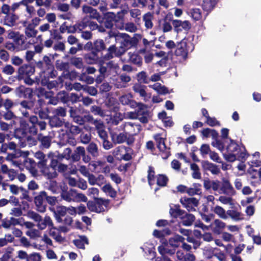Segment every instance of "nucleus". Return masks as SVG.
I'll return each mask as SVG.
<instances>
[{
    "label": "nucleus",
    "instance_id": "obj_1",
    "mask_svg": "<svg viewBox=\"0 0 261 261\" xmlns=\"http://www.w3.org/2000/svg\"><path fill=\"white\" fill-rule=\"evenodd\" d=\"M137 112H127L125 114V117L133 119H138L142 123H147L148 114L146 106L142 103L137 104Z\"/></svg>",
    "mask_w": 261,
    "mask_h": 261
},
{
    "label": "nucleus",
    "instance_id": "obj_2",
    "mask_svg": "<svg viewBox=\"0 0 261 261\" xmlns=\"http://www.w3.org/2000/svg\"><path fill=\"white\" fill-rule=\"evenodd\" d=\"M28 216L30 218L36 223V226L39 230H44L47 226L49 227L53 225V222L48 216H46L44 218H42L39 214L34 212H29Z\"/></svg>",
    "mask_w": 261,
    "mask_h": 261
},
{
    "label": "nucleus",
    "instance_id": "obj_3",
    "mask_svg": "<svg viewBox=\"0 0 261 261\" xmlns=\"http://www.w3.org/2000/svg\"><path fill=\"white\" fill-rule=\"evenodd\" d=\"M114 37L116 41H119L122 45L121 46V49H124L123 47L129 48L133 46L135 43V39L131 38L126 34L118 33L117 34L110 35V37Z\"/></svg>",
    "mask_w": 261,
    "mask_h": 261
},
{
    "label": "nucleus",
    "instance_id": "obj_4",
    "mask_svg": "<svg viewBox=\"0 0 261 261\" xmlns=\"http://www.w3.org/2000/svg\"><path fill=\"white\" fill-rule=\"evenodd\" d=\"M38 118L35 116H31L30 118V123L31 125L27 123L25 121H20V125L23 129L24 133H30L31 134L34 135L37 133L36 124L38 123Z\"/></svg>",
    "mask_w": 261,
    "mask_h": 261
},
{
    "label": "nucleus",
    "instance_id": "obj_5",
    "mask_svg": "<svg viewBox=\"0 0 261 261\" xmlns=\"http://www.w3.org/2000/svg\"><path fill=\"white\" fill-rule=\"evenodd\" d=\"M129 150V148L124 146H120L113 150V154L118 160L129 161L132 159Z\"/></svg>",
    "mask_w": 261,
    "mask_h": 261
},
{
    "label": "nucleus",
    "instance_id": "obj_6",
    "mask_svg": "<svg viewBox=\"0 0 261 261\" xmlns=\"http://www.w3.org/2000/svg\"><path fill=\"white\" fill-rule=\"evenodd\" d=\"M154 138L158 144V148L163 153L162 158L166 159L170 155V148L167 147L165 144V138L161 137L160 134L155 135Z\"/></svg>",
    "mask_w": 261,
    "mask_h": 261
},
{
    "label": "nucleus",
    "instance_id": "obj_7",
    "mask_svg": "<svg viewBox=\"0 0 261 261\" xmlns=\"http://www.w3.org/2000/svg\"><path fill=\"white\" fill-rule=\"evenodd\" d=\"M180 201L184 207L189 212L195 211L199 203L198 200L195 198H181Z\"/></svg>",
    "mask_w": 261,
    "mask_h": 261
},
{
    "label": "nucleus",
    "instance_id": "obj_8",
    "mask_svg": "<svg viewBox=\"0 0 261 261\" xmlns=\"http://www.w3.org/2000/svg\"><path fill=\"white\" fill-rule=\"evenodd\" d=\"M189 44H191L190 42L188 43L187 40H182L177 45V48L175 51L176 55L181 56L182 58H185L189 51Z\"/></svg>",
    "mask_w": 261,
    "mask_h": 261
},
{
    "label": "nucleus",
    "instance_id": "obj_9",
    "mask_svg": "<svg viewBox=\"0 0 261 261\" xmlns=\"http://www.w3.org/2000/svg\"><path fill=\"white\" fill-rule=\"evenodd\" d=\"M45 197H46V193L41 192L39 195L35 198V202L37 207V211L41 213L44 212L46 210L45 205L44 204Z\"/></svg>",
    "mask_w": 261,
    "mask_h": 261
},
{
    "label": "nucleus",
    "instance_id": "obj_10",
    "mask_svg": "<svg viewBox=\"0 0 261 261\" xmlns=\"http://www.w3.org/2000/svg\"><path fill=\"white\" fill-rule=\"evenodd\" d=\"M235 193V191L228 180L223 179L221 184L219 194H226L229 195H232Z\"/></svg>",
    "mask_w": 261,
    "mask_h": 261
},
{
    "label": "nucleus",
    "instance_id": "obj_11",
    "mask_svg": "<svg viewBox=\"0 0 261 261\" xmlns=\"http://www.w3.org/2000/svg\"><path fill=\"white\" fill-rule=\"evenodd\" d=\"M224 157L226 160L229 162H233L237 159L240 160H245L247 157L246 152H242L241 153H229L224 154Z\"/></svg>",
    "mask_w": 261,
    "mask_h": 261
},
{
    "label": "nucleus",
    "instance_id": "obj_12",
    "mask_svg": "<svg viewBox=\"0 0 261 261\" xmlns=\"http://www.w3.org/2000/svg\"><path fill=\"white\" fill-rule=\"evenodd\" d=\"M124 129L127 133L135 135L138 134L141 130V126L139 124H134L130 122H125L124 125Z\"/></svg>",
    "mask_w": 261,
    "mask_h": 261
},
{
    "label": "nucleus",
    "instance_id": "obj_13",
    "mask_svg": "<svg viewBox=\"0 0 261 261\" xmlns=\"http://www.w3.org/2000/svg\"><path fill=\"white\" fill-rule=\"evenodd\" d=\"M173 25L175 31L177 32L181 31L180 27L185 30H189L191 28V24L187 20L182 21L179 20H174L173 21Z\"/></svg>",
    "mask_w": 261,
    "mask_h": 261
},
{
    "label": "nucleus",
    "instance_id": "obj_14",
    "mask_svg": "<svg viewBox=\"0 0 261 261\" xmlns=\"http://www.w3.org/2000/svg\"><path fill=\"white\" fill-rule=\"evenodd\" d=\"M111 137L113 142L115 144H121L125 142L127 139L126 133L117 134L115 132L111 133Z\"/></svg>",
    "mask_w": 261,
    "mask_h": 261
},
{
    "label": "nucleus",
    "instance_id": "obj_15",
    "mask_svg": "<svg viewBox=\"0 0 261 261\" xmlns=\"http://www.w3.org/2000/svg\"><path fill=\"white\" fill-rule=\"evenodd\" d=\"M227 151L228 152L232 153L236 152L241 153L242 152H246L245 149L244 147H240L232 140H230V143L227 147Z\"/></svg>",
    "mask_w": 261,
    "mask_h": 261
},
{
    "label": "nucleus",
    "instance_id": "obj_16",
    "mask_svg": "<svg viewBox=\"0 0 261 261\" xmlns=\"http://www.w3.org/2000/svg\"><path fill=\"white\" fill-rule=\"evenodd\" d=\"M135 92L139 94L140 96L143 97L145 100H147L150 97V94L146 92L144 87L140 84H136L133 87Z\"/></svg>",
    "mask_w": 261,
    "mask_h": 261
},
{
    "label": "nucleus",
    "instance_id": "obj_17",
    "mask_svg": "<svg viewBox=\"0 0 261 261\" xmlns=\"http://www.w3.org/2000/svg\"><path fill=\"white\" fill-rule=\"evenodd\" d=\"M95 200V203L96 206V208L100 209L99 213L105 211L110 203L109 200L101 198H96Z\"/></svg>",
    "mask_w": 261,
    "mask_h": 261
},
{
    "label": "nucleus",
    "instance_id": "obj_18",
    "mask_svg": "<svg viewBox=\"0 0 261 261\" xmlns=\"http://www.w3.org/2000/svg\"><path fill=\"white\" fill-rule=\"evenodd\" d=\"M210 226L213 227L212 230L214 233L219 234L222 230L225 228V223L220 220L217 219Z\"/></svg>",
    "mask_w": 261,
    "mask_h": 261
},
{
    "label": "nucleus",
    "instance_id": "obj_19",
    "mask_svg": "<svg viewBox=\"0 0 261 261\" xmlns=\"http://www.w3.org/2000/svg\"><path fill=\"white\" fill-rule=\"evenodd\" d=\"M82 9L84 13L88 14V16L92 18L98 19V18H100L99 15L96 10L94 9L92 7L84 6Z\"/></svg>",
    "mask_w": 261,
    "mask_h": 261
},
{
    "label": "nucleus",
    "instance_id": "obj_20",
    "mask_svg": "<svg viewBox=\"0 0 261 261\" xmlns=\"http://www.w3.org/2000/svg\"><path fill=\"white\" fill-rule=\"evenodd\" d=\"M41 168V171L44 174L45 176H47L48 178H53L57 176V173L56 170L46 167L45 166H39Z\"/></svg>",
    "mask_w": 261,
    "mask_h": 261
},
{
    "label": "nucleus",
    "instance_id": "obj_21",
    "mask_svg": "<svg viewBox=\"0 0 261 261\" xmlns=\"http://www.w3.org/2000/svg\"><path fill=\"white\" fill-rule=\"evenodd\" d=\"M85 153V150L84 147L79 146L74 151L73 153L71 155V159L74 162L79 161L81 159V156L84 155Z\"/></svg>",
    "mask_w": 261,
    "mask_h": 261
},
{
    "label": "nucleus",
    "instance_id": "obj_22",
    "mask_svg": "<svg viewBox=\"0 0 261 261\" xmlns=\"http://www.w3.org/2000/svg\"><path fill=\"white\" fill-rule=\"evenodd\" d=\"M74 190H70L69 191L62 190L61 196L63 199L67 202H73L74 200Z\"/></svg>",
    "mask_w": 261,
    "mask_h": 261
},
{
    "label": "nucleus",
    "instance_id": "obj_23",
    "mask_svg": "<svg viewBox=\"0 0 261 261\" xmlns=\"http://www.w3.org/2000/svg\"><path fill=\"white\" fill-rule=\"evenodd\" d=\"M185 239L179 235H175L169 240V244L174 247H178L184 241Z\"/></svg>",
    "mask_w": 261,
    "mask_h": 261
},
{
    "label": "nucleus",
    "instance_id": "obj_24",
    "mask_svg": "<svg viewBox=\"0 0 261 261\" xmlns=\"http://www.w3.org/2000/svg\"><path fill=\"white\" fill-rule=\"evenodd\" d=\"M125 49L122 51L118 50L114 45L111 46L108 50V54L106 57L108 59H110L113 57L114 56H119L125 51Z\"/></svg>",
    "mask_w": 261,
    "mask_h": 261
},
{
    "label": "nucleus",
    "instance_id": "obj_25",
    "mask_svg": "<svg viewBox=\"0 0 261 261\" xmlns=\"http://www.w3.org/2000/svg\"><path fill=\"white\" fill-rule=\"evenodd\" d=\"M49 227H51L49 229V234L57 242L62 241L63 240V238L59 233V230L54 227L53 225Z\"/></svg>",
    "mask_w": 261,
    "mask_h": 261
},
{
    "label": "nucleus",
    "instance_id": "obj_26",
    "mask_svg": "<svg viewBox=\"0 0 261 261\" xmlns=\"http://www.w3.org/2000/svg\"><path fill=\"white\" fill-rule=\"evenodd\" d=\"M120 101L123 105H129L130 107H135L137 104L132 100L130 94L124 95L120 97Z\"/></svg>",
    "mask_w": 261,
    "mask_h": 261
},
{
    "label": "nucleus",
    "instance_id": "obj_27",
    "mask_svg": "<svg viewBox=\"0 0 261 261\" xmlns=\"http://www.w3.org/2000/svg\"><path fill=\"white\" fill-rule=\"evenodd\" d=\"M203 166L205 169L211 171L213 174H217L220 171V169L216 165L211 163L207 161L204 162Z\"/></svg>",
    "mask_w": 261,
    "mask_h": 261
},
{
    "label": "nucleus",
    "instance_id": "obj_28",
    "mask_svg": "<svg viewBox=\"0 0 261 261\" xmlns=\"http://www.w3.org/2000/svg\"><path fill=\"white\" fill-rule=\"evenodd\" d=\"M153 15L150 12L144 15L143 20L144 22L145 26L147 29H151L152 27L153 23L152 20L153 19Z\"/></svg>",
    "mask_w": 261,
    "mask_h": 261
},
{
    "label": "nucleus",
    "instance_id": "obj_29",
    "mask_svg": "<svg viewBox=\"0 0 261 261\" xmlns=\"http://www.w3.org/2000/svg\"><path fill=\"white\" fill-rule=\"evenodd\" d=\"M216 4V0H203V9L206 11H211L214 8Z\"/></svg>",
    "mask_w": 261,
    "mask_h": 261
},
{
    "label": "nucleus",
    "instance_id": "obj_30",
    "mask_svg": "<svg viewBox=\"0 0 261 261\" xmlns=\"http://www.w3.org/2000/svg\"><path fill=\"white\" fill-rule=\"evenodd\" d=\"M102 190L108 195L111 197H115L116 196V191L112 188L109 184L105 185L102 188Z\"/></svg>",
    "mask_w": 261,
    "mask_h": 261
},
{
    "label": "nucleus",
    "instance_id": "obj_31",
    "mask_svg": "<svg viewBox=\"0 0 261 261\" xmlns=\"http://www.w3.org/2000/svg\"><path fill=\"white\" fill-rule=\"evenodd\" d=\"M227 214L235 221H239L243 219V215L240 212L235 210H228L227 212Z\"/></svg>",
    "mask_w": 261,
    "mask_h": 261
},
{
    "label": "nucleus",
    "instance_id": "obj_32",
    "mask_svg": "<svg viewBox=\"0 0 261 261\" xmlns=\"http://www.w3.org/2000/svg\"><path fill=\"white\" fill-rule=\"evenodd\" d=\"M150 87L160 94H165L168 93L167 88L164 86L161 85L160 84L156 83L152 86H150Z\"/></svg>",
    "mask_w": 261,
    "mask_h": 261
},
{
    "label": "nucleus",
    "instance_id": "obj_33",
    "mask_svg": "<svg viewBox=\"0 0 261 261\" xmlns=\"http://www.w3.org/2000/svg\"><path fill=\"white\" fill-rule=\"evenodd\" d=\"M200 193V185L198 184H195L193 185V187L188 188L187 193L190 196L198 195Z\"/></svg>",
    "mask_w": 261,
    "mask_h": 261
},
{
    "label": "nucleus",
    "instance_id": "obj_34",
    "mask_svg": "<svg viewBox=\"0 0 261 261\" xmlns=\"http://www.w3.org/2000/svg\"><path fill=\"white\" fill-rule=\"evenodd\" d=\"M195 219V218L193 215L186 214V215L182 218V223L184 225L190 226L192 225Z\"/></svg>",
    "mask_w": 261,
    "mask_h": 261
},
{
    "label": "nucleus",
    "instance_id": "obj_35",
    "mask_svg": "<svg viewBox=\"0 0 261 261\" xmlns=\"http://www.w3.org/2000/svg\"><path fill=\"white\" fill-rule=\"evenodd\" d=\"M16 224V219L11 217L10 219L6 218L3 220L2 226L6 228H9L12 225H15Z\"/></svg>",
    "mask_w": 261,
    "mask_h": 261
},
{
    "label": "nucleus",
    "instance_id": "obj_36",
    "mask_svg": "<svg viewBox=\"0 0 261 261\" xmlns=\"http://www.w3.org/2000/svg\"><path fill=\"white\" fill-rule=\"evenodd\" d=\"M190 168L193 171L192 174L193 178L195 179H200L201 178V174L199 172V168L198 165L195 164H191Z\"/></svg>",
    "mask_w": 261,
    "mask_h": 261
},
{
    "label": "nucleus",
    "instance_id": "obj_37",
    "mask_svg": "<svg viewBox=\"0 0 261 261\" xmlns=\"http://www.w3.org/2000/svg\"><path fill=\"white\" fill-rule=\"evenodd\" d=\"M16 16L15 14H7L5 18L6 24L9 26H14L15 24Z\"/></svg>",
    "mask_w": 261,
    "mask_h": 261
},
{
    "label": "nucleus",
    "instance_id": "obj_38",
    "mask_svg": "<svg viewBox=\"0 0 261 261\" xmlns=\"http://www.w3.org/2000/svg\"><path fill=\"white\" fill-rule=\"evenodd\" d=\"M34 69L30 66H22L19 69L20 74L29 75L33 73Z\"/></svg>",
    "mask_w": 261,
    "mask_h": 261
},
{
    "label": "nucleus",
    "instance_id": "obj_39",
    "mask_svg": "<svg viewBox=\"0 0 261 261\" xmlns=\"http://www.w3.org/2000/svg\"><path fill=\"white\" fill-rule=\"evenodd\" d=\"M214 212L222 219H226L227 218L225 210L220 206L215 207Z\"/></svg>",
    "mask_w": 261,
    "mask_h": 261
},
{
    "label": "nucleus",
    "instance_id": "obj_40",
    "mask_svg": "<svg viewBox=\"0 0 261 261\" xmlns=\"http://www.w3.org/2000/svg\"><path fill=\"white\" fill-rule=\"evenodd\" d=\"M260 164L258 162H251V167L248 170V172L252 175V178H256L258 174V171L253 168V166L258 167Z\"/></svg>",
    "mask_w": 261,
    "mask_h": 261
},
{
    "label": "nucleus",
    "instance_id": "obj_41",
    "mask_svg": "<svg viewBox=\"0 0 261 261\" xmlns=\"http://www.w3.org/2000/svg\"><path fill=\"white\" fill-rule=\"evenodd\" d=\"M87 197L82 193H79L74 190L73 202H86L87 201Z\"/></svg>",
    "mask_w": 261,
    "mask_h": 261
},
{
    "label": "nucleus",
    "instance_id": "obj_42",
    "mask_svg": "<svg viewBox=\"0 0 261 261\" xmlns=\"http://www.w3.org/2000/svg\"><path fill=\"white\" fill-rule=\"evenodd\" d=\"M87 150L93 156H97L98 154L97 146L94 143H91L88 145Z\"/></svg>",
    "mask_w": 261,
    "mask_h": 261
},
{
    "label": "nucleus",
    "instance_id": "obj_43",
    "mask_svg": "<svg viewBox=\"0 0 261 261\" xmlns=\"http://www.w3.org/2000/svg\"><path fill=\"white\" fill-rule=\"evenodd\" d=\"M85 59L87 63L92 64L97 61V58L95 53H92L85 56Z\"/></svg>",
    "mask_w": 261,
    "mask_h": 261
},
{
    "label": "nucleus",
    "instance_id": "obj_44",
    "mask_svg": "<svg viewBox=\"0 0 261 261\" xmlns=\"http://www.w3.org/2000/svg\"><path fill=\"white\" fill-rule=\"evenodd\" d=\"M9 202L11 203L13 205H16V198L14 196H11L9 200L3 198L0 200V207L6 205Z\"/></svg>",
    "mask_w": 261,
    "mask_h": 261
},
{
    "label": "nucleus",
    "instance_id": "obj_45",
    "mask_svg": "<svg viewBox=\"0 0 261 261\" xmlns=\"http://www.w3.org/2000/svg\"><path fill=\"white\" fill-rule=\"evenodd\" d=\"M168 181V178L164 175H159L156 177V184L160 186H165Z\"/></svg>",
    "mask_w": 261,
    "mask_h": 261
},
{
    "label": "nucleus",
    "instance_id": "obj_46",
    "mask_svg": "<svg viewBox=\"0 0 261 261\" xmlns=\"http://www.w3.org/2000/svg\"><path fill=\"white\" fill-rule=\"evenodd\" d=\"M155 177H154V172L151 167H149L148 171V181L149 184L151 186L154 184Z\"/></svg>",
    "mask_w": 261,
    "mask_h": 261
},
{
    "label": "nucleus",
    "instance_id": "obj_47",
    "mask_svg": "<svg viewBox=\"0 0 261 261\" xmlns=\"http://www.w3.org/2000/svg\"><path fill=\"white\" fill-rule=\"evenodd\" d=\"M26 234L33 239L39 237L41 234L40 231L36 229H31L26 232Z\"/></svg>",
    "mask_w": 261,
    "mask_h": 261
},
{
    "label": "nucleus",
    "instance_id": "obj_48",
    "mask_svg": "<svg viewBox=\"0 0 261 261\" xmlns=\"http://www.w3.org/2000/svg\"><path fill=\"white\" fill-rule=\"evenodd\" d=\"M105 48V43L102 40H97L94 43L93 49L96 51H101Z\"/></svg>",
    "mask_w": 261,
    "mask_h": 261
},
{
    "label": "nucleus",
    "instance_id": "obj_49",
    "mask_svg": "<svg viewBox=\"0 0 261 261\" xmlns=\"http://www.w3.org/2000/svg\"><path fill=\"white\" fill-rule=\"evenodd\" d=\"M192 17L195 20H199L201 18V14L199 9H193L191 11Z\"/></svg>",
    "mask_w": 261,
    "mask_h": 261
},
{
    "label": "nucleus",
    "instance_id": "obj_50",
    "mask_svg": "<svg viewBox=\"0 0 261 261\" xmlns=\"http://www.w3.org/2000/svg\"><path fill=\"white\" fill-rule=\"evenodd\" d=\"M70 114L71 116L73 117L74 121L76 123L80 125H82L85 122V120L84 119V118L80 116L76 115L72 110H70Z\"/></svg>",
    "mask_w": 261,
    "mask_h": 261
},
{
    "label": "nucleus",
    "instance_id": "obj_51",
    "mask_svg": "<svg viewBox=\"0 0 261 261\" xmlns=\"http://www.w3.org/2000/svg\"><path fill=\"white\" fill-rule=\"evenodd\" d=\"M35 156L40 160L38 163L39 166H43L46 165V161L44 160L45 155L42 152H38L36 153Z\"/></svg>",
    "mask_w": 261,
    "mask_h": 261
},
{
    "label": "nucleus",
    "instance_id": "obj_52",
    "mask_svg": "<svg viewBox=\"0 0 261 261\" xmlns=\"http://www.w3.org/2000/svg\"><path fill=\"white\" fill-rule=\"evenodd\" d=\"M130 60L133 63L140 66L142 64V59L138 55L133 54L130 57Z\"/></svg>",
    "mask_w": 261,
    "mask_h": 261
},
{
    "label": "nucleus",
    "instance_id": "obj_53",
    "mask_svg": "<svg viewBox=\"0 0 261 261\" xmlns=\"http://www.w3.org/2000/svg\"><path fill=\"white\" fill-rule=\"evenodd\" d=\"M60 32L62 33L67 32L68 33L74 32L75 31V28L68 27L66 25V23H63L60 28Z\"/></svg>",
    "mask_w": 261,
    "mask_h": 261
},
{
    "label": "nucleus",
    "instance_id": "obj_54",
    "mask_svg": "<svg viewBox=\"0 0 261 261\" xmlns=\"http://www.w3.org/2000/svg\"><path fill=\"white\" fill-rule=\"evenodd\" d=\"M137 80L140 83H147L148 79L146 72L142 71L137 75Z\"/></svg>",
    "mask_w": 261,
    "mask_h": 261
},
{
    "label": "nucleus",
    "instance_id": "obj_55",
    "mask_svg": "<svg viewBox=\"0 0 261 261\" xmlns=\"http://www.w3.org/2000/svg\"><path fill=\"white\" fill-rule=\"evenodd\" d=\"M91 111L95 115H98L101 117L105 116L104 112L99 107L96 106H92L91 108Z\"/></svg>",
    "mask_w": 261,
    "mask_h": 261
},
{
    "label": "nucleus",
    "instance_id": "obj_56",
    "mask_svg": "<svg viewBox=\"0 0 261 261\" xmlns=\"http://www.w3.org/2000/svg\"><path fill=\"white\" fill-rule=\"evenodd\" d=\"M80 80L82 81H84L87 84H91L94 82V79L90 76L86 75L85 73H83L81 75Z\"/></svg>",
    "mask_w": 261,
    "mask_h": 261
},
{
    "label": "nucleus",
    "instance_id": "obj_57",
    "mask_svg": "<svg viewBox=\"0 0 261 261\" xmlns=\"http://www.w3.org/2000/svg\"><path fill=\"white\" fill-rule=\"evenodd\" d=\"M124 29L130 32H135L137 30L136 26L133 22H128L125 24Z\"/></svg>",
    "mask_w": 261,
    "mask_h": 261
},
{
    "label": "nucleus",
    "instance_id": "obj_58",
    "mask_svg": "<svg viewBox=\"0 0 261 261\" xmlns=\"http://www.w3.org/2000/svg\"><path fill=\"white\" fill-rule=\"evenodd\" d=\"M98 190L95 188H89L87 191V194L92 196L94 199L97 198L96 197L98 195Z\"/></svg>",
    "mask_w": 261,
    "mask_h": 261
},
{
    "label": "nucleus",
    "instance_id": "obj_59",
    "mask_svg": "<svg viewBox=\"0 0 261 261\" xmlns=\"http://www.w3.org/2000/svg\"><path fill=\"white\" fill-rule=\"evenodd\" d=\"M88 208L91 212L99 213L100 209L97 208L95 202L89 201L87 202Z\"/></svg>",
    "mask_w": 261,
    "mask_h": 261
},
{
    "label": "nucleus",
    "instance_id": "obj_60",
    "mask_svg": "<svg viewBox=\"0 0 261 261\" xmlns=\"http://www.w3.org/2000/svg\"><path fill=\"white\" fill-rule=\"evenodd\" d=\"M71 63L78 68H81L83 67V62L81 58H74L71 60Z\"/></svg>",
    "mask_w": 261,
    "mask_h": 261
},
{
    "label": "nucleus",
    "instance_id": "obj_61",
    "mask_svg": "<svg viewBox=\"0 0 261 261\" xmlns=\"http://www.w3.org/2000/svg\"><path fill=\"white\" fill-rule=\"evenodd\" d=\"M25 34L29 37H34L37 34V31L35 30L32 27H28L25 29Z\"/></svg>",
    "mask_w": 261,
    "mask_h": 261
},
{
    "label": "nucleus",
    "instance_id": "obj_62",
    "mask_svg": "<svg viewBox=\"0 0 261 261\" xmlns=\"http://www.w3.org/2000/svg\"><path fill=\"white\" fill-rule=\"evenodd\" d=\"M71 150L69 148H66L61 156H59V159L65 158L67 160L71 158Z\"/></svg>",
    "mask_w": 261,
    "mask_h": 261
},
{
    "label": "nucleus",
    "instance_id": "obj_63",
    "mask_svg": "<svg viewBox=\"0 0 261 261\" xmlns=\"http://www.w3.org/2000/svg\"><path fill=\"white\" fill-rule=\"evenodd\" d=\"M222 238L225 242L233 241L234 239L232 234L226 232H224L222 233Z\"/></svg>",
    "mask_w": 261,
    "mask_h": 261
},
{
    "label": "nucleus",
    "instance_id": "obj_64",
    "mask_svg": "<svg viewBox=\"0 0 261 261\" xmlns=\"http://www.w3.org/2000/svg\"><path fill=\"white\" fill-rule=\"evenodd\" d=\"M27 261H41V256L38 253H34L29 256Z\"/></svg>",
    "mask_w": 261,
    "mask_h": 261
}]
</instances>
